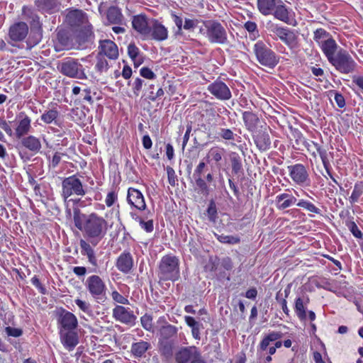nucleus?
<instances>
[{"label": "nucleus", "instance_id": "nucleus-1", "mask_svg": "<svg viewBox=\"0 0 363 363\" xmlns=\"http://www.w3.org/2000/svg\"><path fill=\"white\" fill-rule=\"evenodd\" d=\"M66 22L70 26L77 28V41L79 44L92 40L94 33L89 22L87 14L82 10L69 9L66 14Z\"/></svg>", "mask_w": 363, "mask_h": 363}, {"label": "nucleus", "instance_id": "nucleus-2", "mask_svg": "<svg viewBox=\"0 0 363 363\" xmlns=\"http://www.w3.org/2000/svg\"><path fill=\"white\" fill-rule=\"evenodd\" d=\"M108 222L96 213H91L84 219V233L91 242L97 244L106 234Z\"/></svg>", "mask_w": 363, "mask_h": 363}, {"label": "nucleus", "instance_id": "nucleus-3", "mask_svg": "<svg viewBox=\"0 0 363 363\" xmlns=\"http://www.w3.org/2000/svg\"><path fill=\"white\" fill-rule=\"evenodd\" d=\"M158 277L162 281H175L180 277L179 259L172 255L163 256L158 264Z\"/></svg>", "mask_w": 363, "mask_h": 363}, {"label": "nucleus", "instance_id": "nucleus-4", "mask_svg": "<svg viewBox=\"0 0 363 363\" xmlns=\"http://www.w3.org/2000/svg\"><path fill=\"white\" fill-rule=\"evenodd\" d=\"M329 62L341 74L353 73L357 67V62L350 53L343 48H340L335 57Z\"/></svg>", "mask_w": 363, "mask_h": 363}, {"label": "nucleus", "instance_id": "nucleus-5", "mask_svg": "<svg viewBox=\"0 0 363 363\" xmlns=\"http://www.w3.org/2000/svg\"><path fill=\"white\" fill-rule=\"evenodd\" d=\"M58 69L63 75L70 78L78 79H86L84 68L78 59L65 58L59 65Z\"/></svg>", "mask_w": 363, "mask_h": 363}, {"label": "nucleus", "instance_id": "nucleus-6", "mask_svg": "<svg viewBox=\"0 0 363 363\" xmlns=\"http://www.w3.org/2000/svg\"><path fill=\"white\" fill-rule=\"evenodd\" d=\"M253 50L257 61L262 65L272 68L278 64L279 59L274 52L269 48L262 41H257L254 45Z\"/></svg>", "mask_w": 363, "mask_h": 363}, {"label": "nucleus", "instance_id": "nucleus-7", "mask_svg": "<svg viewBox=\"0 0 363 363\" xmlns=\"http://www.w3.org/2000/svg\"><path fill=\"white\" fill-rule=\"evenodd\" d=\"M206 30V38L211 43L225 45L228 43L225 28L218 21H208L204 22Z\"/></svg>", "mask_w": 363, "mask_h": 363}, {"label": "nucleus", "instance_id": "nucleus-8", "mask_svg": "<svg viewBox=\"0 0 363 363\" xmlns=\"http://www.w3.org/2000/svg\"><path fill=\"white\" fill-rule=\"evenodd\" d=\"M266 27L270 33L275 34L287 46L294 48L296 45L297 35L293 30L281 27L272 21L267 22Z\"/></svg>", "mask_w": 363, "mask_h": 363}, {"label": "nucleus", "instance_id": "nucleus-9", "mask_svg": "<svg viewBox=\"0 0 363 363\" xmlns=\"http://www.w3.org/2000/svg\"><path fill=\"white\" fill-rule=\"evenodd\" d=\"M84 286L89 294L96 300H102L106 296V286L104 281L96 274L87 277Z\"/></svg>", "mask_w": 363, "mask_h": 363}, {"label": "nucleus", "instance_id": "nucleus-10", "mask_svg": "<svg viewBox=\"0 0 363 363\" xmlns=\"http://www.w3.org/2000/svg\"><path fill=\"white\" fill-rule=\"evenodd\" d=\"M62 196L65 199L72 195L84 196L86 194L82 182L75 175L65 178L62 182Z\"/></svg>", "mask_w": 363, "mask_h": 363}, {"label": "nucleus", "instance_id": "nucleus-11", "mask_svg": "<svg viewBox=\"0 0 363 363\" xmlns=\"http://www.w3.org/2000/svg\"><path fill=\"white\" fill-rule=\"evenodd\" d=\"M157 324L160 326L159 334L161 345L165 344L167 340L174 337L177 333V327L169 324L164 316L158 318Z\"/></svg>", "mask_w": 363, "mask_h": 363}, {"label": "nucleus", "instance_id": "nucleus-12", "mask_svg": "<svg viewBox=\"0 0 363 363\" xmlns=\"http://www.w3.org/2000/svg\"><path fill=\"white\" fill-rule=\"evenodd\" d=\"M151 20L146 15L139 14L133 16L132 26L144 39L148 38Z\"/></svg>", "mask_w": 363, "mask_h": 363}, {"label": "nucleus", "instance_id": "nucleus-13", "mask_svg": "<svg viewBox=\"0 0 363 363\" xmlns=\"http://www.w3.org/2000/svg\"><path fill=\"white\" fill-rule=\"evenodd\" d=\"M208 91L216 99L220 100H228L232 96L230 89L222 81L216 80L209 84Z\"/></svg>", "mask_w": 363, "mask_h": 363}, {"label": "nucleus", "instance_id": "nucleus-14", "mask_svg": "<svg viewBox=\"0 0 363 363\" xmlns=\"http://www.w3.org/2000/svg\"><path fill=\"white\" fill-rule=\"evenodd\" d=\"M291 179L298 185H303L309 182L308 174L306 167L301 164H296L289 167Z\"/></svg>", "mask_w": 363, "mask_h": 363}, {"label": "nucleus", "instance_id": "nucleus-15", "mask_svg": "<svg viewBox=\"0 0 363 363\" xmlns=\"http://www.w3.org/2000/svg\"><path fill=\"white\" fill-rule=\"evenodd\" d=\"M168 38L167 28L155 19H151L148 38L157 41H163Z\"/></svg>", "mask_w": 363, "mask_h": 363}, {"label": "nucleus", "instance_id": "nucleus-16", "mask_svg": "<svg viewBox=\"0 0 363 363\" xmlns=\"http://www.w3.org/2000/svg\"><path fill=\"white\" fill-rule=\"evenodd\" d=\"M113 317L121 323L129 325H133L136 319V316L130 308L122 306H116L113 309Z\"/></svg>", "mask_w": 363, "mask_h": 363}, {"label": "nucleus", "instance_id": "nucleus-17", "mask_svg": "<svg viewBox=\"0 0 363 363\" xmlns=\"http://www.w3.org/2000/svg\"><path fill=\"white\" fill-rule=\"evenodd\" d=\"M60 330L64 331L74 330L78 325V320L74 314L67 311H62L58 318Z\"/></svg>", "mask_w": 363, "mask_h": 363}, {"label": "nucleus", "instance_id": "nucleus-18", "mask_svg": "<svg viewBox=\"0 0 363 363\" xmlns=\"http://www.w3.org/2000/svg\"><path fill=\"white\" fill-rule=\"evenodd\" d=\"M200 356L201 354L196 347H185L176 354V361L177 363H189Z\"/></svg>", "mask_w": 363, "mask_h": 363}, {"label": "nucleus", "instance_id": "nucleus-19", "mask_svg": "<svg viewBox=\"0 0 363 363\" xmlns=\"http://www.w3.org/2000/svg\"><path fill=\"white\" fill-rule=\"evenodd\" d=\"M28 33V26L24 22H18L12 25L9 30V38L14 42L23 41Z\"/></svg>", "mask_w": 363, "mask_h": 363}, {"label": "nucleus", "instance_id": "nucleus-20", "mask_svg": "<svg viewBox=\"0 0 363 363\" xmlns=\"http://www.w3.org/2000/svg\"><path fill=\"white\" fill-rule=\"evenodd\" d=\"M128 203L139 211L146 208V203L143 194L135 188H129L127 194Z\"/></svg>", "mask_w": 363, "mask_h": 363}, {"label": "nucleus", "instance_id": "nucleus-21", "mask_svg": "<svg viewBox=\"0 0 363 363\" xmlns=\"http://www.w3.org/2000/svg\"><path fill=\"white\" fill-rule=\"evenodd\" d=\"M17 118L18 121L15 130V134L17 138L21 139L30 132L31 129V119L23 112H21Z\"/></svg>", "mask_w": 363, "mask_h": 363}, {"label": "nucleus", "instance_id": "nucleus-22", "mask_svg": "<svg viewBox=\"0 0 363 363\" xmlns=\"http://www.w3.org/2000/svg\"><path fill=\"white\" fill-rule=\"evenodd\" d=\"M116 268L123 274H128L133 267V258L129 252L124 251L116 259Z\"/></svg>", "mask_w": 363, "mask_h": 363}, {"label": "nucleus", "instance_id": "nucleus-23", "mask_svg": "<svg viewBox=\"0 0 363 363\" xmlns=\"http://www.w3.org/2000/svg\"><path fill=\"white\" fill-rule=\"evenodd\" d=\"M60 341L63 346L69 351H72L79 343L78 335L74 330H60Z\"/></svg>", "mask_w": 363, "mask_h": 363}, {"label": "nucleus", "instance_id": "nucleus-24", "mask_svg": "<svg viewBox=\"0 0 363 363\" xmlns=\"http://www.w3.org/2000/svg\"><path fill=\"white\" fill-rule=\"evenodd\" d=\"M320 47L328 62H330L335 57L336 53L340 48L333 38H328L323 42H320Z\"/></svg>", "mask_w": 363, "mask_h": 363}, {"label": "nucleus", "instance_id": "nucleus-25", "mask_svg": "<svg viewBox=\"0 0 363 363\" xmlns=\"http://www.w3.org/2000/svg\"><path fill=\"white\" fill-rule=\"evenodd\" d=\"M297 199L291 194L284 192L275 198V206L278 210H284L296 203Z\"/></svg>", "mask_w": 363, "mask_h": 363}, {"label": "nucleus", "instance_id": "nucleus-26", "mask_svg": "<svg viewBox=\"0 0 363 363\" xmlns=\"http://www.w3.org/2000/svg\"><path fill=\"white\" fill-rule=\"evenodd\" d=\"M106 19L110 24L120 26L126 25L125 17L122 13L121 9L117 6H110L106 11Z\"/></svg>", "mask_w": 363, "mask_h": 363}, {"label": "nucleus", "instance_id": "nucleus-27", "mask_svg": "<svg viewBox=\"0 0 363 363\" xmlns=\"http://www.w3.org/2000/svg\"><path fill=\"white\" fill-rule=\"evenodd\" d=\"M100 52L99 55H106L110 59H117L118 57V47L115 43L110 40H101L100 42Z\"/></svg>", "mask_w": 363, "mask_h": 363}, {"label": "nucleus", "instance_id": "nucleus-28", "mask_svg": "<svg viewBox=\"0 0 363 363\" xmlns=\"http://www.w3.org/2000/svg\"><path fill=\"white\" fill-rule=\"evenodd\" d=\"M21 144L24 147L35 154L39 152L42 148L40 139L33 135L21 138Z\"/></svg>", "mask_w": 363, "mask_h": 363}, {"label": "nucleus", "instance_id": "nucleus-29", "mask_svg": "<svg viewBox=\"0 0 363 363\" xmlns=\"http://www.w3.org/2000/svg\"><path fill=\"white\" fill-rule=\"evenodd\" d=\"M275 18L289 23L290 21V12L281 0H279L272 13Z\"/></svg>", "mask_w": 363, "mask_h": 363}, {"label": "nucleus", "instance_id": "nucleus-30", "mask_svg": "<svg viewBox=\"0 0 363 363\" xmlns=\"http://www.w3.org/2000/svg\"><path fill=\"white\" fill-rule=\"evenodd\" d=\"M254 141L259 148L262 151H265L269 149L271 145V140L269 133L265 130H259L254 136Z\"/></svg>", "mask_w": 363, "mask_h": 363}, {"label": "nucleus", "instance_id": "nucleus-31", "mask_svg": "<svg viewBox=\"0 0 363 363\" xmlns=\"http://www.w3.org/2000/svg\"><path fill=\"white\" fill-rule=\"evenodd\" d=\"M80 247L82 248V253L86 255L88 258L89 262L94 267V269L91 270L92 272H96L98 268L97 259L95 256V252L91 245L86 241L82 240L80 241Z\"/></svg>", "mask_w": 363, "mask_h": 363}, {"label": "nucleus", "instance_id": "nucleus-32", "mask_svg": "<svg viewBox=\"0 0 363 363\" xmlns=\"http://www.w3.org/2000/svg\"><path fill=\"white\" fill-rule=\"evenodd\" d=\"M225 155V150L223 147L218 146L211 147L206 154V162L210 164L214 162L217 166H219V162L222 160Z\"/></svg>", "mask_w": 363, "mask_h": 363}, {"label": "nucleus", "instance_id": "nucleus-33", "mask_svg": "<svg viewBox=\"0 0 363 363\" xmlns=\"http://www.w3.org/2000/svg\"><path fill=\"white\" fill-rule=\"evenodd\" d=\"M309 301L308 298L303 300L301 297H298L294 301V311L298 319L301 321L306 320V306Z\"/></svg>", "mask_w": 363, "mask_h": 363}, {"label": "nucleus", "instance_id": "nucleus-34", "mask_svg": "<svg viewBox=\"0 0 363 363\" xmlns=\"http://www.w3.org/2000/svg\"><path fill=\"white\" fill-rule=\"evenodd\" d=\"M35 4L40 11L53 13L59 9L60 3L57 0H36Z\"/></svg>", "mask_w": 363, "mask_h": 363}, {"label": "nucleus", "instance_id": "nucleus-35", "mask_svg": "<svg viewBox=\"0 0 363 363\" xmlns=\"http://www.w3.org/2000/svg\"><path fill=\"white\" fill-rule=\"evenodd\" d=\"M279 0H257L259 11L264 16L271 15Z\"/></svg>", "mask_w": 363, "mask_h": 363}, {"label": "nucleus", "instance_id": "nucleus-36", "mask_svg": "<svg viewBox=\"0 0 363 363\" xmlns=\"http://www.w3.org/2000/svg\"><path fill=\"white\" fill-rule=\"evenodd\" d=\"M242 119L248 130L254 131L255 130L259 122V118L256 114L251 111H245L242 113Z\"/></svg>", "mask_w": 363, "mask_h": 363}, {"label": "nucleus", "instance_id": "nucleus-37", "mask_svg": "<svg viewBox=\"0 0 363 363\" xmlns=\"http://www.w3.org/2000/svg\"><path fill=\"white\" fill-rule=\"evenodd\" d=\"M150 345L145 341H140L133 343L131 346V352L135 357H142L146 351L150 348Z\"/></svg>", "mask_w": 363, "mask_h": 363}, {"label": "nucleus", "instance_id": "nucleus-38", "mask_svg": "<svg viewBox=\"0 0 363 363\" xmlns=\"http://www.w3.org/2000/svg\"><path fill=\"white\" fill-rule=\"evenodd\" d=\"M59 111L56 108L46 110L40 116V119L46 124L56 123V119L59 116Z\"/></svg>", "mask_w": 363, "mask_h": 363}, {"label": "nucleus", "instance_id": "nucleus-39", "mask_svg": "<svg viewBox=\"0 0 363 363\" xmlns=\"http://www.w3.org/2000/svg\"><path fill=\"white\" fill-rule=\"evenodd\" d=\"M363 194V182H357L354 186V189L352 192L351 196L349 198V201L351 204L357 203L360 196Z\"/></svg>", "mask_w": 363, "mask_h": 363}, {"label": "nucleus", "instance_id": "nucleus-40", "mask_svg": "<svg viewBox=\"0 0 363 363\" xmlns=\"http://www.w3.org/2000/svg\"><path fill=\"white\" fill-rule=\"evenodd\" d=\"M296 204L298 207L303 208L309 212L316 214L320 213V210L318 208H317L313 203L308 201L300 199L298 201H296Z\"/></svg>", "mask_w": 363, "mask_h": 363}, {"label": "nucleus", "instance_id": "nucleus-41", "mask_svg": "<svg viewBox=\"0 0 363 363\" xmlns=\"http://www.w3.org/2000/svg\"><path fill=\"white\" fill-rule=\"evenodd\" d=\"M232 166V171L238 174L242 169V162L239 155L236 152H231L230 155Z\"/></svg>", "mask_w": 363, "mask_h": 363}, {"label": "nucleus", "instance_id": "nucleus-42", "mask_svg": "<svg viewBox=\"0 0 363 363\" xmlns=\"http://www.w3.org/2000/svg\"><path fill=\"white\" fill-rule=\"evenodd\" d=\"M345 225L352 233V234L357 238H362V233L357 227V224L353 220L352 218H348L345 220Z\"/></svg>", "mask_w": 363, "mask_h": 363}, {"label": "nucleus", "instance_id": "nucleus-43", "mask_svg": "<svg viewBox=\"0 0 363 363\" xmlns=\"http://www.w3.org/2000/svg\"><path fill=\"white\" fill-rule=\"evenodd\" d=\"M316 150L322 160L323 167H327L328 164L330 163V160L333 157V153L328 152L326 149L320 146Z\"/></svg>", "mask_w": 363, "mask_h": 363}, {"label": "nucleus", "instance_id": "nucleus-44", "mask_svg": "<svg viewBox=\"0 0 363 363\" xmlns=\"http://www.w3.org/2000/svg\"><path fill=\"white\" fill-rule=\"evenodd\" d=\"M109 68L108 63L104 55H99L97 56V62L95 65V69L100 73L106 72Z\"/></svg>", "mask_w": 363, "mask_h": 363}, {"label": "nucleus", "instance_id": "nucleus-45", "mask_svg": "<svg viewBox=\"0 0 363 363\" xmlns=\"http://www.w3.org/2000/svg\"><path fill=\"white\" fill-rule=\"evenodd\" d=\"M218 240L222 243L235 245L240 242V239L238 236L225 235H216Z\"/></svg>", "mask_w": 363, "mask_h": 363}, {"label": "nucleus", "instance_id": "nucleus-46", "mask_svg": "<svg viewBox=\"0 0 363 363\" xmlns=\"http://www.w3.org/2000/svg\"><path fill=\"white\" fill-rule=\"evenodd\" d=\"M196 186L199 188V191L203 195H208L209 189L206 181L200 177H194Z\"/></svg>", "mask_w": 363, "mask_h": 363}, {"label": "nucleus", "instance_id": "nucleus-47", "mask_svg": "<svg viewBox=\"0 0 363 363\" xmlns=\"http://www.w3.org/2000/svg\"><path fill=\"white\" fill-rule=\"evenodd\" d=\"M140 322L143 328L149 331L153 332V325H152V315L145 313L140 318Z\"/></svg>", "mask_w": 363, "mask_h": 363}, {"label": "nucleus", "instance_id": "nucleus-48", "mask_svg": "<svg viewBox=\"0 0 363 363\" xmlns=\"http://www.w3.org/2000/svg\"><path fill=\"white\" fill-rule=\"evenodd\" d=\"M87 216L82 215L80 213L79 209H75L74 211L73 219L74 222L75 226L80 230L84 232V224L82 222V218L83 217L84 219Z\"/></svg>", "mask_w": 363, "mask_h": 363}, {"label": "nucleus", "instance_id": "nucleus-49", "mask_svg": "<svg viewBox=\"0 0 363 363\" xmlns=\"http://www.w3.org/2000/svg\"><path fill=\"white\" fill-rule=\"evenodd\" d=\"M328 38L331 37L329 35V33L326 32L324 29L319 28L314 32V40H315V42L318 43L319 45L320 42L324 41V40Z\"/></svg>", "mask_w": 363, "mask_h": 363}, {"label": "nucleus", "instance_id": "nucleus-50", "mask_svg": "<svg viewBox=\"0 0 363 363\" xmlns=\"http://www.w3.org/2000/svg\"><path fill=\"white\" fill-rule=\"evenodd\" d=\"M118 201V193L115 190L110 191L105 199L107 207L112 206Z\"/></svg>", "mask_w": 363, "mask_h": 363}, {"label": "nucleus", "instance_id": "nucleus-51", "mask_svg": "<svg viewBox=\"0 0 363 363\" xmlns=\"http://www.w3.org/2000/svg\"><path fill=\"white\" fill-rule=\"evenodd\" d=\"M74 302L83 312L87 314H90L91 313V307L89 303L79 298L75 299Z\"/></svg>", "mask_w": 363, "mask_h": 363}, {"label": "nucleus", "instance_id": "nucleus-52", "mask_svg": "<svg viewBox=\"0 0 363 363\" xmlns=\"http://www.w3.org/2000/svg\"><path fill=\"white\" fill-rule=\"evenodd\" d=\"M207 215L210 221L216 222L217 218V209L215 203L213 201L211 202L208 207Z\"/></svg>", "mask_w": 363, "mask_h": 363}, {"label": "nucleus", "instance_id": "nucleus-53", "mask_svg": "<svg viewBox=\"0 0 363 363\" xmlns=\"http://www.w3.org/2000/svg\"><path fill=\"white\" fill-rule=\"evenodd\" d=\"M219 134L223 139L227 140H233L235 136V134L228 128H221Z\"/></svg>", "mask_w": 363, "mask_h": 363}, {"label": "nucleus", "instance_id": "nucleus-54", "mask_svg": "<svg viewBox=\"0 0 363 363\" xmlns=\"http://www.w3.org/2000/svg\"><path fill=\"white\" fill-rule=\"evenodd\" d=\"M139 225L142 229H143L147 233H151L154 230V224L153 220L152 219L148 220L147 221L143 218L140 223Z\"/></svg>", "mask_w": 363, "mask_h": 363}, {"label": "nucleus", "instance_id": "nucleus-55", "mask_svg": "<svg viewBox=\"0 0 363 363\" xmlns=\"http://www.w3.org/2000/svg\"><path fill=\"white\" fill-rule=\"evenodd\" d=\"M111 297L113 301L121 304H128L129 301L128 298L122 296L117 291H113L111 293Z\"/></svg>", "mask_w": 363, "mask_h": 363}, {"label": "nucleus", "instance_id": "nucleus-56", "mask_svg": "<svg viewBox=\"0 0 363 363\" xmlns=\"http://www.w3.org/2000/svg\"><path fill=\"white\" fill-rule=\"evenodd\" d=\"M128 53L129 57L135 60L139 54V49L134 43H130L128 46Z\"/></svg>", "mask_w": 363, "mask_h": 363}, {"label": "nucleus", "instance_id": "nucleus-57", "mask_svg": "<svg viewBox=\"0 0 363 363\" xmlns=\"http://www.w3.org/2000/svg\"><path fill=\"white\" fill-rule=\"evenodd\" d=\"M5 332L9 336L15 337H20L23 334V330L20 328L8 326L5 328Z\"/></svg>", "mask_w": 363, "mask_h": 363}, {"label": "nucleus", "instance_id": "nucleus-58", "mask_svg": "<svg viewBox=\"0 0 363 363\" xmlns=\"http://www.w3.org/2000/svg\"><path fill=\"white\" fill-rule=\"evenodd\" d=\"M140 75L146 79H152L156 77V74L148 67H143L140 70Z\"/></svg>", "mask_w": 363, "mask_h": 363}, {"label": "nucleus", "instance_id": "nucleus-59", "mask_svg": "<svg viewBox=\"0 0 363 363\" xmlns=\"http://www.w3.org/2000/svg\"><path fill=\"white\" fill-rule=\"evenodd\" d=\"M199 21L197 19L185 18L184 24L183 28L185 30H192L195 28L198 25Z\"/></svg>", "mask_w": 363, "mask_h": 363}, {"label": "nucleus", "instance_id": "nucleus-60", "mask_svg": "<svg viewBox=\"0 0 363 363\" xmlns=\"http://www.w3.org/2000/svg\"><path fill=\"white\" fill-rule=\"evenodd\" d=\"M171 16L172 21L177 27L178 31L181 32L183 28V18L181 16H178L175 13H172Z\"/></svg>", "mask_w": 363, "mask_h": 363}, {"label": "nucleus", "instance_id": "nucleus-61", "mask_svg": "<svg viewBox=\"0 0 363 363\" xmlns=\"http://www.w3.org/2000/svg\"><path fill=\"white\" fill-rule=\"evenodd\" d=\"M185 323L186 325L190 327L191 329L201 327V324L197 322L193 317L191 316H185L184 317Z\"/></svg>", "mask_w": 363, "mask_h": 363}, {"label": "nucleus", "instance_id": "nucleus-62", "mask_svg": "<svg viewBox=\"0 0 363 363\" xmlns=\"http://www.w3.org/2000/svg\"><path fill=\"white\" fill-rule=\"evenodd\" d=\"M167 172L169 184L174 186L176 184V175L174 169L172 167H167Z\"/></svg>", "mask_w": 363, "mask_h": 363}, {"label": "nucleus", "instance_id": "nucleus-63", "mask_svg": "<svg viewBox=\"0 0 363 363\" xmlns=\"http://www.w3.org/2000/svg\"><path fill=\"white\" fill-rule=\"evenodd\" d=\"M31 283H32L33 285H34L39 290V291L41 294H46L45 288L42 285V284L40 283L39 279L36 276L33 277L31 279Z\"/></svg>", "mask_w": 363, "mask_h": 363}, {"label": "nucleus", "instance_id": "nucleus-64", "mask_svg": "<svg viewBox=\"0 0 363 363\" xmlns=\"http://www.w3.org/2000/svg\"><path fill=\"white\" fill-rule=\"evenodd\" d=\"M143 80L140 79V78H137L134 83H133V92L135 95L138 96L139 95V93L143 87Z\"/></svg>", "mask_w": 363, "mask_h": 363}]
</instances>
